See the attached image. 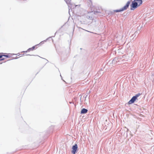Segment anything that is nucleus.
Returning <instances> with one entry per match:
<instances>
[{"instance_id": "423d86ee", "label": "nucleus", "mask_w": 154, "mask_h": 154, "mask_svg": "<svg viewBox=\"0 0 154 154\" xmlns=\"http://www.w3.org/2000/svg\"><path fill=\"white\" fill-rule=\"evenodd\" d=\"M36 46H33L32 47V48H29V49H28L27 50V51H26V52L23 51V52H29V51H32L33 50H34L35 49L37 48H36Z\"/></svg>"}, {"instance_id": "f257e3e1", "label": "nucleus", "mask_w": 154, "mask_h": 154, "mask_svg": "<svg viewBox=\"0 0 154 154\" xmlns=\"http://www.w3.org/2000/svg\"><path fill=\"white\" fill-rule=\"evenodd\" d=\"M142 3V0H134L131 5V10H133L140 5Z\"/></svg>"}, {"instance_id": "f03ea898", "label": "nucleus", "mask_w": 154, "mask_h": 154, "mask_svg": "<svg viewBox=\"0 0 154 154\" xmlns=\"http://www.w3.org/2000/svg\"><path fill=\"white\" fill-rule=\"evenodd\" d=\"M140 95V94H138L135 96H133L130 100L128 102L129 104H131L134 103L135 101L137 99V98Z\"/></svg>"}, {"instance_id": "7ed1b4c3", "label": "nucleus", "mask_w": 154, "mask_h": 154, "mask_svg": "<svg viewBox=\"0 0 154 154\" xmlns=\"http://www.w3.org/2000/svg\"><path fill=\"white\" fill-rule=\"evenodd\" d=\"M5 53H0V58H2V57H5V58H3L1 59V60H4L5 58H11V59L12 58V57H11V55L10 54H8L7 55H5Z\"/></svg>"}, {"instance_id": "20e7f679", "label": "nucleus", "mask_w": 154, "mask_h": 154, "mask_svg": "<svg viewBox=\"0 0 154 154\" xmlns=\"http://www.w3.org/2000/svg\"><path fill=\"white\" fill-rule=\"evenodd\" d=\"M78 149V145L77 144H75L73 146L72 148V150L71 151L73 154H75V153Z\"/></svg>"}, {"instance_id": "6e6552de", "label": "nucleus", "mask_w": 154, "mask_h": 154, "mask_svg": "<svg viewBox=\"0 0 154 154\" xmlns=\"http://www.w3.org/2000/svg\"><path fill=\"white\" fill-rule=\"evenodd\" d=\"M114 11V12H121V11H122V8H121V9H120L119 10H115Z\"/></svg>"}, {"instance_id": "39448f33", "label": "nucleus", "mask_w": 154, "mask_h": 154, "mask_svg": "<svg viewBox=\"0 0 154 154\" xmlns=\"http://www.w3.org/2000/svg\"><path fill=\"white\" fill-rule=\"evenodd\" d=\"M130 1H128L126 5L122 8V11L126 10L128 8L129 6L130 5Z\"/></svg>"}, {"instance_id": "0eeeda50", "label": "nucleus", "mask_w": 154, "mask_h": 154, "mask_svg": "<svg viewBox=\"0 0 154 154\" xmlns=\"http://www.w3.org/2000/svg\"><path fill=\"white\" fill-rule=\"evenodd\" d=\"M88 112V110L85 109L83 108L82 109L81 111V114H85L86 113Z\"/></svg>"}]
</instances>
